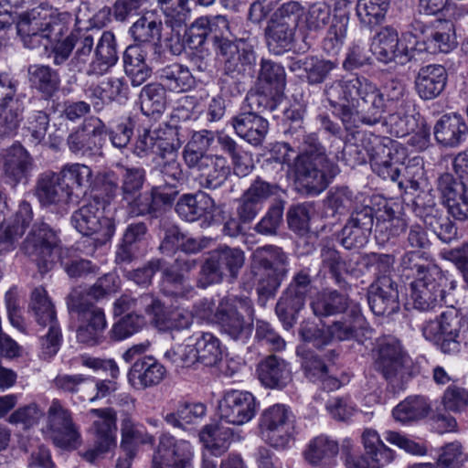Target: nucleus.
I'll return each mask as SVG.
<instances>
[{
  "mask_svg": "<svg viewBox=\"0 0 468 468\" xmlns=\"http://www.w3.org/2000/svg\"><path fill=\"white\" fill-rule=\"evenodd\" d=\"M324 95L346 130L360 122L369 126L379 123L387 111L383 92L363 76L326 84Z\"/></svg>",
  "mask_w": 468,
  "mask_h": 468,
  "instance_id": "nucleus-1",
  "label": "nucleus"
},
{
  "mask_svg": "<svg viewBox=\"0 0 468 468\" xmlns=\"http://www.w3.org/2000/svg\"><path fill=\"white\" fill-rule=\"evenodd\" d=\"M301 153L290 165L289 173L295 184L310 195H318L339 173V167L326 154L316 133L303 135Z\"/></svg>",
  "mask_w": 468,
  "mask_h": 468,
  "instance_id": "nucleus-2",
  "label": "nucleus"
},
{
  "mask_svg": "<svg viewBox=\"0 0 468 468\" xmlns=\"http://www.w3.org/2000/svg\"><path fill=\"white\" fill-rule=\"evenodd\" d=\"M372 170L383 179L398 181L399 187L418 190L423 181L424 168L420 157H414L407 165L400 162L399 152L394 145L388 146L378 137L363 140Z\"/></svg>",
  "mask_w": 468,
  "mask_h": 468,
  "instance_id": "nucleus-3",
  "label": "nucleus"
},
{
  "mask_svg": "<svg viewBox=\"0 0 468 468\" xmlns=\"http://www.w3.org/2000/svg\"><path fill=\"white\" fill-rule=\"evenodd\" d=\"M401 265L415 276L410 283V294L414 308L427 312L438 306L444 298L442 286L446 283V279L440 271L426 263L420 251L406 253L401 260Z\"/></svg>",
  "mask_w": 468,
  "mask_h": 468,
  "instance_id": "nucleus-4",
  "label": "nucleus"
},
{
  "mask_svg": "<svg viewBox=\"0 0 468 468\" xmlns=\"http://www.w3.org/2000/svg\"><path fill=\"white\" fill-rule=\"evenodd\" d=\"M251 273L262 294H273L288 273V256L282 248L266 245L252 253Z\"/></svg>",
  "mask_w": 468,
  "mask_h": 468,
  "instance_id": "nucleus-5",
  "label": "nucleus"
},
{
  "mask_svg": "<svg viewBox=\"0 0 468 468\" xmlns=\"http://www.w3.org/2000/svg\"><path fill=\"white\" fill-rule=\"evenodd\" d=\"M253 314L249 298L225 297L215 311L214 322L230 339L245 343L252 333Z\"/></svg>",
  "mask_w": 468,
  "mask_h": 468,
  "instance_id": "nucleus-6",
  "label": "nucleus"
},
{
  "mask_svg": "<svg viewBox=\"0 0 468 468\" xmlns=\"http://www.w3.org/2000/svg\"><path fill=\"white\" fill-rule=\"evenodd\" d=\"M468 328L463 314L453 306H448L434 320L422 324L423 336L437 344L445 354H453L460 349V335Z\"/></svg>",
  "mask_w": 468,
  "mask_h": 468,
  "instance_id": "nucleus-7",
  "label": "nucleus"
},
{
  "mask_svg": "<svg viewBox=\"0 0 468 468\" xmlns=\"http://www.w3.org/2000/svg\"><path fill=\"white\" fill-rule=\"evenodd\" d=\"M68 307L80 316V324L77 329L80 343L95 346L104 339L107 321L104 311L87 300L80 289H73L68 296Z\"/></svg>",
  "mask_w": 468,
  "mask_h": 468,
  "instance_id": "nucleus-8",
  "label": "nucleus"
},
{
  "mask_svg": "<svg viewBox=\"0 0 468 468\" xmlns=\"http://www.w3.org/2000/svg\"><path fill=\"white\" fill-rule=\"evenodd\" d=\"M418 37V34L409 29L403 32L399 38L397 30L386 27L375 36L371 51L376 58L384 64L396 62L405 65L415 56Z\"/></svg>",
  "mask_w": 468,
  "mask_h": 468,
  "instance_id": "nucleus-9",
  "label": "nucleus"
},
{
  "mask_svg": "<svg viewBox=\"0 0 468 468\" xmlns=\"http://www.w3.org/2000/svg\"><path fill=\"white\" fill-rule=\"evenodd\" d=\"M244 261L245 254L240 249L221 246L212 250L201 266L197 285L207 288L221 282L228 274L236 278Z\"/></svg>",
  "mask_w": 468,
  "mask_h": 468,
  "instance_id": "nucleus-10",
  "label": "nucleus"
},
{
  "mask_svg": "<svg viewBox=\"0 0 468 468\" xmlns=\"http://www.w3.org/2000/svg\"><path fill=\"white\" fill-rule=\"evenodd\" d=\"M107 201L94 197L92 201L83 205L71 216L73 227L84 236L95 235L100 244L109 241L115 232V224L111 218L104 216Z\"/></svg>",
  "mask_w": 468,
  "mask_h": 468,
  "instance_id": "nucleus-11",
  "label": "nucleus"
},
{
  "mask_svg": "<svg viewBox=\"0 0 468 468\" xmlns=\"http://www.w3.org/2000/svg\"><path fill=\"white\" fill-rule=\"evenodd\" d=\"M30 308L37 323L43 327H48V333L41 337V348L43 356L50 358L58 353L62 335L54 304L43 287L35 288L32 292Z\"/></svg>",
  "mask_w": 468,
  "mask_h": 468,
  "instance_id": "nucleus-12",
  "label": "nucleus"
},
{
  "mask_svg": "<svg viewBox=\"0 0 468 468\" xmlns=\"http://www.w3.org/2000/svg\"><path fill=\"white\" fill-rule=\"evenodd\" d=\"M263 440L274 448L289 446L294 434V415L287 406L275 404L266 409L260 419Z\"/></svg>",
  "mask_w": 468,
  "mask_h": 468,
  "instance_id": "nucleus-13",
  "label": "nucleus"
},
{
  "mask_svg": "<svg viewBox=\"0 0 468 468\" xmlns=\"http://www.w3.org/2000/svg\"><path fill=\"white\" fill-rule=\"evenodd\" d=\"M47 432L58 448L72 450L80 445L81 437L72 412L58 399L51 401L48 410Z\"/></svg>",
  "mask_w": 468,
  "mask_h": 468,
  "instance_id": "nucleus-14",
  "label": "nucleus"
},
{
  "mask_svg": "<svg viewBox=\"0 0 468 468\" xmlns=\"http://www.w3.org/2000/svg\"><path fill=\"white\" fill-rule=\"evenodd\" d=\"M59 246L55 230L44 222H36L22 243V251L37 262L41 271H48L53 263L52 254Z\"/></svg>",
  "mask_w": 468,
  "mask_h": 468,
  "instance_id": "nucleus-15",
  "label": "nucleus"
},
{
  "mask_svg": "<svg viewBox=\"0 0 468 468\" xmlns=\"http://www.w3.org/2000/svg\"><path fill=\"white\" fill-rule=\"evenodd\" d=\"M194 448L188 441L162 432L154 448L152 468H193Z\"/></svg>",
  "mask_w": 468,
  "mask_h": 468,
  "instance_id": "nucleus-16",
  "label": "nucleus"
},
{
  "mask_svg": "<svg viewBox=\"0 0 468 468\" xmlns=\"http://www.w3.org/2000/svg\"><path fill=\"white\" fill-rule=\"evenodd\" d=\"M106 133L104 122L98 117L91 116L69 133L67 144L69 151L75 155L92 158L101 155V147Z\"/></svg>",
  "mask_w": 468,
  "mask_h": 468,
  "instance_id": "nucleus-17",
  "label": "nucleus"
},
{
  "mask_svg": "<svg viewBox=\"0 0 468 468\" xmlns=\"http://www.w3.org/2000/svg\"><path fill=\"white\" fill-rule=\"evenodd\" d=\"M18 85L17 80L6 72H0V121L5 135L16 130L25 110L26 95L17 92Z\"/></svg>",
  "mask_w": 468,
  "mask_h": 468,
  "instance_id": "nucleus-18",
  "label": "nucleus"
},
{
  "mask_svg": "<svg viewBox=\"0 0 468 468\" xmlns=\"http://www.w3.org/2000/svg\"><path fill=\"white\" fill-rule=\"evenodd\" d=\"M90 414L98 418L92 424L93 446L80 453L87 462L94 463L115 445L116 412L111 408L92 409Z\"/></svg>",
  "mask_w": 468,
  "mask_h": 468,
  "instance_id": "nucleus-19",
  "label": "nucleus"
},
{
  "mask_svg": "<svg viewBox=\"0 0 468 468\" xmlns=\"http://www.w3.org/2000/svg\"><path fill=\"white\" fill-rule=\"evenodd\" d=\"M59 20L48 15L46 8L37 6L19 15L16 23L17 33L25 47L36 48L44 43L51 27Z\"/></svg>",
  "mask_w": 468,
  "mask_h": 468,
  "instance_id": "nucleus-20",
  "label": "nucleus"
},
{
  "mask_svg": "<svg viewBox=\"0 0 468 468\" xmlns=\"http://www.w3.org/2000/svg\"><path fill=\"white\" fill-rule=\"evenodd\" d=\"M218 52L224 58L226 75L237 80L252 76L256 65V54L252 46L244 39L225 42Z\"/></svg>",
  "mask_w": 468,
  "mask_h": 468,
  "instance_id": "nucleus-21",
  "label": "nucleus"
},
{
  "mask_svg": "<svg viewBox=\"0 0 468 468\" xmlns=\"http://www.w3.org/2000/svg\"><path fill=\"white\" fill-rule=\"evenodd\" d=\"M297 355L302 357L301 366L306 378L320 382L324 389L333 391L348 381L346 375L339 376L334 366L325 365L313 351L297 348Z\"/></svg>",
  "mask_w": 468,
  "mask_h": 468,
  "instance_id": "nucleus-22",
  "label": "nucleus"
},
{
  "mask_svg": "<svg viewBox=\"0 0 468 468\" xmlns=\"http://www.w3.org/2000/svg\"><path fill=\"white\" fill-rule=\"evenodd\" d=\"M220 418L227 423L242 425L249 422L256 413V399L248 391L229 390L219 404Z\"/></svg>",
  "mask_w": 468,
  "mask_h": 468,
  "instance_id": "nucleus-23",
  "label": "nucleus"
},
{
  "mask_svg": "<svg viewBox=\"0 0 468 468\" xmlns=\"http://www.w3.org/2000/svg\"><path fill=\"white\" fill-rule=\"evenodd\" d=\"M438 189L442 202L457 220L468 218V185L456 180L450 173H444L438 178Z\"/></svg>",
  "mask_w": 468,
  "mask_h": 468,
  "instance_id": "nucleus-24",
  "label": "nucleus"
},
{
  "mask_svg": "<svg viewBox=\"0 0 468 468\" xmlns=\"http://www.w3.org/2000/svg\"><path fill=\"white\" fill-rule=\"evenodd\" d=\"M367 302L376 315H390L399 309L398 284L391 277H380L369 286Z\"/></svg>",
  "mask_w": 468,
  "mask_h": 468,
  "instance_id": "nucleus-25",
  "label": "nucleus"
},
{
  "mask_svg": "<svg viewBox=\"0 0 468 468\" xmlns=\"http://www.w3.org/2000/svg\"><path fill=\"white\" fill-rule=\"evenodd\" d=\"M373 226L372 209L368 207L353 212L340 233V243L347 249L361 248L367 243Z\"/></svg>",
  "mask_w": 468,
  "mask_h": 468,
  "instance_id": "nucleus-26",
  "label": "nucleus"
},
{
  "mask_svg": "<svg viewBox=\"0 0 468 468\" xmlns=\"http://www.w3.org/2000/svg\"><path fill=\"white\" fill-rule=\"evenodd\" d=\"M187 167L197 172L200 186L207 189L220 187L230 175L228 160L219 154H208Z\"/></svg>",
  "mask_w": 468,
  "mask_h": 468,
  "instance_id": "nucleus-27",
  "label": "nucleus"
},
{
  "mask_svg": "<svg viewBox=\"0 0 468 468\" xmlns=\"http://www.w3.org/2000/svg\"><path fill=\"white\" fill-rule=\"evenodd\" d=\"M166 376V368L154 356L137 358L128 372V382L135 389L159 385Z\"/></svg>",
  "mask_w": 468,
  "mask_h": 468,
  "instance_id": "nucleus-28",
  "label": "nucleus"
},
{
  "mask_svg": "<svg viewBox=\"0 0 468 468\" xmlns=\"http://www.w3.org/2000/svg\"><path fill=\"white\" fill-rule=\"evenodd\" d=\"M35 196L43 207L57 206L69 202L71 188L69 184L63 183L59 174L48 171L38 176Z\"/></svg>",
  "mask_w": 468,
  "mask_h": 468,
  "instance_id": "nucleus-29",
  "label": "nucleus"
},
{
  "mask_svg": "<svg viewBox=\"0 0 468 468\" xmlns=\"http://www.w3.org/2000/svg\"><path fill=\"white\" fill-rule=\"evenodd\" d=\"M33 170V160L21 145H13L3 157V172L7 184L16 187L27 183Z\"/></svg>",
  "mask_w": 468,
  "mask_h": 468,
  "instance_id": "nucleus-30",
  "label": "nucleus"
},
{
  "mask_svg": "<svg viewBox=\"0 0 468 468\" xmlns=\"http://www.w3.org/2000/svg\"><path fill=\"white\" fill-rule=\"evenodd\" d=\"M177 191H164L162 186H153L150 192L144 194H136L129 200H125L128 205L129 213L132 216L139 217L144 215H153L164 206L173 204Z\"/></svg>",
  "mask_w": 468,
  "mask_h": 468,
  "instance_id": "nucleus-31",
  "label": "nucleus"
},
{
  "mask_svg": "<svg viewBox=\"0 0 468 468\" xmlns=\"http://www.w3.org/2000/svg\"><path fill=\"white\" fill-rule=\"evenodd\" d=\"M33 212L29 203L22 201L13 218L0 225V253H6L16 248V244L31 222Z\"/></svg>",
  "mask_w": 468,
  "mask_h": 468,
  "instance_id": "nucleus-32",
  "label": "nucleus"
},
{
  "mask_svg": "<svg viewBox=\"0 0 468 468\" xmlns=\"http://www.w3.org/2000/svg\"><path fill=\"white\" fill-rule=\"evenodd\" d=\"M236 134L253 146L261 145L269 131L268 121L254 112H245L231 118Z\"/></svg>",
  "mask_w": 468,
  "mask_h": 468,
  "instance_id": "nucleus-33",
  "label": "nucleus"
},
{
  "mask_svg": "<svg viewBox=\"0 0 468 468\" xmlns=\"http://www.w3.org/2000/svg\"><path fill=\"white\" fill-rule=\"evenodd\" d=\"M68 31V26L60 19L51 27L45 42L42 44L47 50L48 48H50L49 57L52 58L53 63L57 66L65 63L75 48L74 32L67 35Z\"/></svg>",
  "mask_w": 468,
  "mask_h": 468,
  "instance_id": "nucleus-34",
  "label": "nucleus"
},
{
  "mask_svg": "<svg viewBox=\"0 0 468 468\" xmlns=\"http://www.w3.org/2000/svg\"><path fill=\"white\" fill-rule=\"evenodd\" d=\"M118 61L115 36L111 31H104L98 39L94 48V58L87 67L88 75L106 74Z\"/></svg>",
  "mask_w": 468,
  "mask_h": 468,
  "instance_id": "nucleus-35",
  "label": "nucleus"
},
{
  "mask_svg": "<svg viewBox=\"0 0 468 468\" xmlns=\"http://www.w3.org/2000/svg\"><path fill=\"white\" fill-rule=\"evenodd\" d=\"M407 360L399 342L394 340L383 342L378 346L375 368L386 379H392L402 373Z\"/></svg>",
  "mask_w": 468,
  "mask_h": 468,
  "instance_id": "nucleus-36",
  "label": "nucleus"
},
{
  "mask_svg": "<svg viewBox=\"0 0 468 468\" xmlns=\"http://www.w3.org/2000/svg\"><path fill=\"white\" fill-rule=\"evenodd\" d=\"M339 453L338 441L326 434L312 438L305 446L303 455L312 466H330Z\"/></svg>",
  "mask_w": 468,
  "mask_h": 468,
  "instance_id": "nucleus-37",
  "label": "nucleus"
},
{
  "mask_svg": "<svg viewBox=\"0 0 468 468\" xmlns=\"http://www.w3.org/2000/svg\"><path fill=\"white\" fill-rule=\"evenodd\" d=\"M410 30L418 34V52H449L454 46V41L450 34L452 28L447 31L432 30L424 28L422 23L415 21L410 25Z\"/></svg>",
  "mask_w": 468,
  "mask_h": 468,
  "instance_id": "nucleus-38",
  "label": "nucleus"
},
{
  "mask_svg": "<svg viewBox=\"0 0 468 468\" xmlns=\"http://www.w3.org/2000/svg\"><path fill=\"white\" fill-rule=\"evenodd\" d=\"M240 438L233 429L222 423L207 424L199 432V439L204 447L216 456L223 454L233 441H239Z\"/></svg>",
  "mask_w": 468,
  "mask_h": 468,
  "instance_id": "nucleus-39",
  "label": "nucleus"
},
{
  "mask_svg": "<svg viewBox=\"0 0 468 468\" xmlns=\"http://www.w3.org/2000/svg\"><path fill=\"white\" fill-rule=\"evenodd\" d=\"M214 199L204 192L184 194L176 204V212L184 220L194 222L215 210Z\"/></svg>",
  "mask_w": 468,
  "mask_h": 468,
  "instance_id": "nucleus-40",
  "label": "nucleus"
},
{
  "mask_svg": "<svg viewBox=\"0 0 468 468\" xmlns=\"http://www.w3.org/2000/svg\"><path fill=\"white\" fill-rule=\"evenodd\" d=\"M447 80L445 69L441 65L422 67L415 80V88L423 100H432L444 90Z\"/></svg>",
  "mask_w": 468,
  "mask_h": 468,
  "instance_id": "nucleus-41",
  "label": "nucleus"
},
{
  "mask_svg": "<svg viewBox=\"0 0 468 468\" xmlns=\"http://www.w3.org/2000/svg\"><path fill=\"white\" fill-rule=\"evenodd\" d=\"M350 303L346 294L324 289L311 299L310 307L316 317L322 318L345 313Z\"/></svg>",
  "mask_w": 468,
  "mask_h": 468,
  "instance_id": "nucleus-42",
  "label": "nucleus"
},
{
  "mask_svg": "<svg viewBox=\"0 0 468 468\" xmlns=\"http://www.w3.org/2000/svg\"><path fill=\"white\" fill-rule=\"evenodd\" d=\"M194 265L195 261H185L181 270L179 269V263L165 269L161 285L163 292L178 298L192 297L194 288L187 282L183 271H188Z\"/></svg>",
  "mask_w": 468,
  "mask_h": 468,
  "instance_id": "nucleus-43",
  "label": "nucleus"
},
{
  "mask_svg": "<svg viewBox=\"0 0 468 468\" xmlns=\"http://www.w3.org/2000/svg\"><path fill=\"white\" fill-rule=\"evenodd\" d=\"M128 311H131L130 314H145L154 322L155 316H160L161 302L148 293L139 296L124 294L115 301L114 314L121 315Z\"/></svg>",
  "mask_w": 468,
  "mask_h": 468,
  "instance_id": "nucleus-44",
  "label": "nucleus"
},
{
  "mask_svg": "<svg viewBox=\"0 0 468 468\" xmlns=\"http://www.w3.org/2000/svg\"><path fill=\"white\" fill-rule=\"evenodd\" d=\"M258 376L261 382L268 388H282L291 380L288 364L277 356H270L258 366Z\"/></svg>",
  "mask_w": 468,
  "mask_h": 468,
  "instance_id": "nucleus-45",
  "label": "nucleus"
},
{
  "mask_svg": "<svg viewBox=\"0 0 468 468\" xmlns=\"http://www.w3.org/2000/svg\"><path fill=\"white\" fill-rule=\"evenodd\" d=\"M128 85L123 77H111L98 85L91 86L88 90V97L93 101V107L100 111L105 103L116 99H127Z\"/></svg>",
  "mask_w": 468,
  "mask_h": 468,
  "instance_id": "nucleus-46",
  "label": "nucleus"
},
{
  "mask_svg": "<svg viewBox=\"0 0 468 468\" xmlns=\"http://www.w3.org/2000/svg\"><path fill=\"white\" fill-rule=\"evenodd\" d=\"M121 446L132 452L139 445H151L155 442V438L149 433L144 424L135 420L132 414L126 412L121 419Z\"/></svg>",
  "mask_w": 468,
  "mask_h": 468,
  "instance_id": "nucleus-47",
  "label": "nucleus"
},
{
  "mask_svg": "<svg viewBox=\"0 0 468 468\" xmlns=\"http://www.w3.org/2000/svg\"><path fill=\"white\" fill-rule=\"evenodd\" d=\"M467 125L461 115L445 114L434 126V136L445 146H457L465 136Z\"/></svg>",
  "mask_w": 468,
  "mask_h": 468,
  "instance_id": "nucleus-48",
  "label": "nucleus"
},
{
  "mask_svg": "<svg viewBox=\"0 0 468 468\" xmlns=\"http://www.w3.org/2000/svg\"><path fill=\"white\" fill-rule=\"evenodd\" d=\"M146 54L140 45H131L123 53L124 70L133 86L142 85L151 76L152 69L145 61Z\"/></svg>",
  "mask_w": 468,
  "mask_h": 468,
  "instance_id": "nucleus-49",
  "label": "nucleus"
},
{
  "mask_svg": "<svg viewBox=\"0 0 468 468\" xmlns=\"http://www.w3.org/2000/svg\"><path fill=\"white\" fill-rule=\"evenodd\" d=\"M28 81L44 98H51L59 89L58 73L45 65H31L27 69Z\"/></svg>",
  "mask_w": 468,
  "mask_h": 468,
  "instance_id": "nucleus-50",
  "label": "nucleus"
},
{
  "mask_svg": "<svg viewBox=\"0 0 468 468\" xmlns=\"http://www.w3.org/2000/svg\"><path fill=\"white\" fill-rule=\"evenodd\" d=\"M159 78L169 90L185 92L195 86V78L189 69L179 63L166 65L159 69Z\"/></svg>",
  "mask_w": 468,
  "mask_h": 468,
  "instance_id": "nucleus-51",
  "label": "nucleus"
},
{
  "mask_svg": "<svg viewBox=\"0 0 468 468\" xmlns=\"http://www.w3.org/2000/svg\"><path fill=\"white\" fill-rule=\"evenodd\" d=\"M388 118L391 133L398 137H403L414 132L417 128L415 107L412 102H402L392 108Z\"/></svg>",
  "mask_w": 468,
  "mask_h": 468,
  "instance_id": "nucleus-52",
  "label": "nucleus"
},
{
  "mask_svg": "<svg viewBox=\"0 0 468 468\" xmlns=\"http://www.w3.org/2000/svg\"><path fill=\"white\" fill-rule=\"evenodd\" d=\"M156 176L154 186H162L164 191H177V187L186 181L184 172L177 158L163 161L153 171Z\"/></svg>",
  "mask_w": 468,
  "mask_h": 468,
  "instance_id": "nucleus-53",
  "label": "nucleus"
},
{
  "mask_svg": "<svg viewBox=\"0 0 468 468\" xmlns=\"http://www.w3.org/2000/svg\"><path fill=\"white\" fill-rule=\"evenodd\" d=\"M430 404L421 396H410L399 403L392 411L397 421L408 423L425 418L430 411Z\"/></svg>",
  "mask_w": 468,
  "mask_h": 468,
  "instance_id": "nucleus-54",
  "label": "nucleus"
},
{
  "mask_svg": "<svg viewBox=\"0 0 468 468\" xmlns=\"http://www.w3.org/2000/svg\"><path fill=\"white\" fill-rule=\"evenodd\" d=\"M295 33L296 29L270 20L265 29L269 49L277 55L290 50L294 41Z\"/></svg>",
  "mask_w": 468,
  "mask_h": 468,
  "instance_id": "nucleus-55",
  "label": "nucleus"
},
{
  "mask_svg": "<svg viewBox=\"0 0 468 468\" xmlns=\"http://www.w3.org/2000/svg\"><path fill=\"white\" fill-rule=\"evenodd\" d=\"M365 320L356 308H352L347 318L335 321L326 329L332 340H352L357 337V332L363 327Z\"/></svg>",
  "mask_w": 468,
  "mask_h": 468,
  "instance_id": "nucleus-56",
  "label": "nucleus"
},
{
  "mask_svg": "<svg viewBox=\"0 0 468 468\" xmlns=\"http://www.w3.org/2000/svg\"><path fill=\"white\" fill-rule=\"evenodd\" d=\"M215 140V133L208 130L195 132L184 147L182 155L186 165H193L197 161L208 156L207 151Z\"/></svg>",
  "mask_w": 468,
  "mask_h": 468,
  "instance_id": "nucleus-57",
  "label": "nucleus"
},
{
  "mask_svg": "<svg viewBox=\"0 0 468 468\" xmlns=\"http://www.w3.org/2000/svg\"><path fill=\"white\" fill-rule=\"evenodd\" d=\"M197 362L206 367L216 366L222 357L221 343L210 333H202L195 340Z\"/></svg>",
  "mask_w": 468,
  "mask_h": 468,
  "instance_id": "nucleus-58",
  "label": "nucleus"
},
{
  "mask_svg": "<svg viewBox=\"0 0 468 468\" xmlns=\"http://www.w3.org/2000/svg\"><path fill=\"white\" fill-rule=\"evenodd\" d=\"M147 233V227L143 222L128 225L122 237V243L116 252V261L130 262L134 255V247L143 242Z\"/></svg>",
  "mask_w": 468,
  "mask_h": 468,
  "instance_id": "nucleus-59",
  "label": "nucleus"
},
{
  "mask_svg": "<svg viewBox=\"0 0 468 468\" xmlns=\"http://www.w3.org/2000/svg\"><path fill=\"white\" fill-rule=\"evenodd\" d=\"M141 110L146 116L161 114L166 104L165 90L162 84L150 83L140 93Z\"/></svg>",
  "mask_w": 468,
  "mask_h": 468,
  "instance_id": "nucleus-60",
  "label": "nucleus"
},
{
  "mask_svg": "<svg viewBox=\"0 0 468 468\" xmlns=\"http://www.w3.org/2000/svg\"><path fill=\"white\" fill-rule=\"evenodd\" d=\"M389 0H357L356 16L365 27L379 25L385 18Z\"/></svg>",
  "mask_w": 468,
  "mask_h": 468,
  "instance_id": "nucleus-61",
  "label": "nucleus"
},
{
  "mask_svg": "<svg viewBox=\"0 0 468 468\" xmlns=\"http://www.w3.org/2000/svg\"><path fill=\"white\" fill-rule=\"evenodd\" d=\"M75 35L76 51L69 62V70L75 72L82 71L90 61V53L94 47L95 37L93 34L87 31L77 30Z\"/></svg>",
  "mask_w": 468,
  "mask_h": 468,
  "instance_id": "nucleus-62",
  "label": "nucleus"
},
{
  "mask_svg": "<svg viewBox=\"0 0 468 468\" xmlns=\"http://www.w3.org/2000/svg\"><path fill=\"white\" fill-rule=\"evenodd\" d=\"M303 25L308 32H320L331 22V6L325 2H316L303 10Z\"/></svg>",
  "mask_w": 468,
  "mask_h": 468,
  "instance_id": "nucleus-63",
  "label": "nucleus"
},
{
  "mask_svg": "<svg viewBox=\"0 0 468 468\" xmlns=\"http://www.w3.org/2000/svg\"><path fill=\"white\" fill-rule=\"evenodd\" d=\"M313 280L308 269L297 271L289 284L285 296L294 301L296 307H304L307 296L312 292Z\"/></svg>",
  "mask_w": 468,
  "mask_h": 468,
  "instance_id": "nucleus-64",
  "label": "nucleus"
}]
</instances>
